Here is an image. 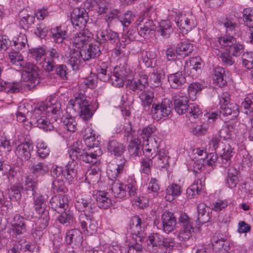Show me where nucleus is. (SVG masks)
I'll list each match as a JSON object with an SVG mask.
<instances>
[{"label": "nucleus", "mask_w": 253, "mask_h": 253, "mask_svg": "<svg viewBox=\"0 0 253 253\" xmlns=\"http://www.w3.org/2000/svg\"><path fill=\"white\" fill-rule=\"evenodd\" d=\"M223 24L226 28V35L218 38L219 45L221 47L231 53L233 56L237 57L240 55L244 51V46L237 42L234 37L237 28L236 24L228 20H226Z\"/></svg>", "instance_id": "nucleus-1"}, {"label": "nucleus", "mask_w": 253, "mask_h": 253, "mask_svg": "<svg viewBox=\"0 0 253 253\" xmlns=\"http://www.w3.org/2000/svg\"><path fill=\"white\" fill-rule=\"evenodd\" d=\"M68 154L73 161L81 160L86 163L93 165L97 163L98 158L102 155V152L98 146L88 148L85 151L74 144L68 150Z\"/></svg>", "instance_id": "nucleus-2"}, {"label": "nucleus", "mask_w": 253, "mask_h": 253, "mask_svg": "<svg viewBox=\"0 0 253 253\" xmlns=\"http://www.w3.org/2000/svg\"><path fill=\"white\" fill-rule=\"evenodd\" d=\"M68 106L79 113L81 117L85 121L90 119L93 114L86 97L81 92L78 93L74 99L70 100Z\"/></svg>", "instance_id": "nucleus-3"}, {"label": "nucleus", "mask_w": 253, "mask_h": 253, "mask_svg": "<svg viewBox=\"0 0 253 253\" xmlns=\"http://www.w3.org/2000/svg\"><path fill=\"white\" fill-rule=\"evenodd\" d=\"M110 184L112 193L116 198H123L127 194L130 196H133L137 190L136 182L131 178L127 181V184H124L119 180H115Z\"/></svg>", "instance_id": "nucleus-4"}, {"label": "nucleus", "mask_w": 253, "mask_h": 253, "mask_svg": "<svg viewBox=\"0 0 253 253\" xmlns=\"http://www.w3.org/2000/svg\"><path fill=\"white\" fill-rule=\"evenodd\" d=\"M45 107L43 103L36 105L31 118V122L45 131L51 130L54 129V126L45 116L47 114L44 112Z\"/></svg>", "instance_id": "nucleus-5"}, {"label": "nucleus", "mask_w": 253, "mask_h": 253, "mask_svg": "<svg viewBox=\"0 0 253 253\" xmlns=\"http://www.w3.org/2000/svg\"><path fill=\"white\" fill-rule=\"evenodd\" d=\"M133 74V70L126 63L120 64L116 66L113 71L112 79V84L117 87H122L128 78Z\"/></svg>", "instance_id": "nucleus-6"}, {"label": "nucleus", "mask_w": 253, "mask_h": 253, "mask_svg": "<svg viewBox=\"0 0 253 253\" xmlns=\"http://www.w3.org/2000/svg\"><path fill=\"white\" fill-rule=\"evenodd\" d=\"M172 102L167 98L163 99L161 103H153L151 108V113L153 119L157 121L168 117L171 112Z\"/></svg>", "instance_id": "nucleus-7"}, {"label": "nucleus", "mask_w": 253, "mask_h": 253, "mask_svg": "<svg viewBox=\"0 0 253 253\" xmlns=\"http://www.w3.org/2000/svg\"><path fill=\"white\" fill-rule=\"evenodd\" d=\"M136 22L138 33L141 37L147 39L154 34L156 27L153 20L142 16L139 17Z\"/></svg>", "instance_id": "nucleus-8"}, {"label": "nucleus", "mask_w": 253, "mask_h": 253, "mask_svg": "<svg viewBox=\"0 0 253 253\" xmlns=\"http://www.w3.org/2000/svg\"><path fill=\"white\" fill-rule=\"evenodd\" d=\"M88 14L83 7L75 8L71 14V21L77 30L84 29L88 20Z\"/></svg>", "instance_id": "nucleus-9"}, {"label": "nucleus", "mask_w": 253, "mask_h": 253, "mask_svg": "<svg viewBox=\"0 0 253 253\" xmlns=\"http://www.w3.org/2000/svg\"><path fill=\"white\" fill-rule=\"evenodd\" d=\"M127 86L128 88L136 93L145 90L149 86L148 77L145 75H140L138 78L128 80Z\"/></svg>", "instance_id": "nucleus-10"}, {"label": "nucleus", "mask_w": 253, "mask_h": 253, "mask_svg": "<svg viewBox=\"0 0 253 253\" xmlns=\"http://www.w3.org/2000/svg\"><path fill=\"white\" fill-rule=\"evenodd\" d=\"M49 207L58 212L66 211L69 208V201L66 196L58 194L53 196L49 201Z\"/></svg>", "instance_id": "nucleus-11"}, {"label": "nucleus", "mask_w": 253, "mask_h": 253, "mask_svg": "<svg viewBox=\"0 0 253 253\" xmlns=\"http://www.w3.org/2000/svg\"><path fill=\"white\" fill-rule=\"evenodd\" d=\"M23 69V75H26L27 81L30 82L33 86L40 84L38 77V68L35 64L30 62L26 63L22 66Z\"/></svg>", "instance_id": "nucleus-12"}, {"label": "nucleus", "mask_w": 253, "mask_h": 253, "mask_svg": "<svg viewBox=\"0 0 253 253\" xmlns=\"http://www.w3.org/2000/svg\"><path fill=\"white\" fill-rule=\"evenodd\" d=\"M79 220L82 229L86 231L87 234L92 235L96 231L97 222L92 216H87L85 213H81Z\"/></svg>", "instance_id": "nucleus-13"}, {"label": "nucleus", "mask_w": 253, "mask_h": 253, "mask_svg": "<svg viewBox=\"0 0 253 253\" xmlns=\"http://www.w3.org/2000/svg\"><path fill=\"white\" fill-rule=\"evenodd\" d=\"M76 208L79 211H84L86 213L92 214L97 211V207L95 202L91 198L79 199L75 204Z\"/></svg>", "instance_id": "nucleus-14"}, {"label": "nucleus", "mask_w": 253, "mask_h": 253, "mask_svg": "<svg viewBox=\"0 0 253 253\" xmlns=\"http://www.w3.org/2000/svg\"><path fill=\"white\" fill-rule=\"evenodd\" d=\"M212 249L219 253H224L230 249L229 243L220 233H215L212 238Z\"/></svg>", "instance_id": "nucleus-15"}, {"label": "nucleus", "mask_w": 253, "mask_h": 253, "mask_svg": "<svg viewBox=\"0 0 253 253\" xmlns=\"http://www.w3.org/2000/svg\"><path fill=\"white\" fill-rule=\"evenodd\" d=\"M45 106L44 107V112L45 114L51 113L53 115L60 116L62 112L61 104L55 97H50L47 98L45 102H42Z\"/></svg>", "instance_id": "nucleus-16"}, {"label": "nucleus", "mask_w": 253, "mask_h": 253, "mask_svg": "<svg viewBox=\"0 0 253 253\" xmlns=\"http://www.w3.org/2000/svg\"><path fill=\"white\" fill-rule=\"evenodd\" d=\"M97 39L100 42L118 43L120 41L117 33L111 30H100L97 34Z\"/></svg>", "instance_id": "nucleus-17"}, {"label": "nucleus", "mask_w": 253, "mask_h": 253, "mask_svg": "<svg viewBox=\"0 0 253 253\" xmlns=\"http://www.w3.org/2000/svg\"><path fill=\"white\" fill-rule=\"evenodd\" d=\"M161 220L165 232L169 233L174 229L176 224V219L173 213L165 212L162 215Z\"/></svg>", "instance_id": "nucleus-18"}, {"label": "nucleus", "mask_w": 253, "mask_h": 253, "mask_svg": "<svg viewBox=\"0 0 253 253\" xmlns=\"http://www.w3.org/2000/svg\"><path fill=\"white\" fill-rule=\"evenodd\" d=\"M65 241L67 244L79 247L83 242L82 233L77 229L69 230L66 233Z\"/></svg>", "instance_id": "nucleus-19"}, {"label": "nucleus", "mask_w": 253, "mask_h": 253, "mask_svg": "<svg viewBox=\"0 0 253 253\" xmlns=\"http://www.w3.org/2000/svg\"><path fill=\"white\" fill-rule=\"evenodd\" d=\"M33 147L32 142L28 141L19 145L16 148L15 153L19 157L27 161L31 158Z\"/></svg>", "instance_id": "nucleus-20"}, {"label": "nucleus", "mask_w": 253, "mask_h": 253, "mask_svg": "<svg viewBox=\"0 0 253 253\" xmlns=\"http://www.w3.org/2000/svg\"><path fill=\"white\" fill-rule=\"evenodd\" d=\"M99 45L100 43L96 42L89 44L86 49L81 50L82 59L85 61L98 57L101 53Z\"/></svg>", "instance_id": "nucleus-21"}, {"label": "nucleus", "mask_w": 253, "mask_h": 253, "mask_svg": "<svg viewBox=\"0 0 253 253\" xmlns=\"http://www.w3.org/2000/svg\"><path fill=\"white\" fill-rule=\"evenodd\" d=\"M11 229L16 235L24 234L26 232L25 219L19 214L15 215L13 218Z\"/></svg>", "instance_id": "nucleus-22"}, {"label": "nucleus", "mask_w": 253, "mask_h": 253, "mask_svg": "<svg viewBox=\"0 0 253 253\" xmlns=\"http://www.w3.org/2000/svg\"><path fill=\"white\" fill-rule=\"evenodd\" d=\"M90 34L84 30L77 33L73 37L72 42L77 48L83 47L90 39Z\"/></svg>", "instance_id": "nucleus-23"}, {"label": "nucleus", "mask_w": 253, "mask_h": 253, "mask_svg": "<svg viewBox=\"0 0 253 253\" xmlns=\"http://www.w3.org/2000/svg\"><path fill=\"white\" fill-rule=\"evenodd\" d=\"M198 221L200 223L204 224L208 222L210 219L211 211L204 203H200L197 206Z\"/></svg>", "instance_id": "nucleus-24"}, {"label": "nucleus", "mask_w": 253, "mask_h": 253, "mask_svg": "<svg viewBox=\"0 0 253 253\" xmlns=\"http://www.w3.org/2000/svg\"><path fill=\"white\" fill-rule=\"evenodd\" d=\"M168 81L171 87L178 88L186 83V78L182 72L178 71L169 75L168 76Z\"/></svg>", "instance_id": "nucleus-25"}, {"label": "nucleus", "mask_w": 253, "mask_h": 253, "mask_svg": "<svg viewBox=\"0 0 253 253\" xmlns=\"http://www.w3.org/2000/svg\"><path fill=\"white\" fill-rule=\"evenodd\" d=\"M147 244L149 250L155 252L158 248L162 246V244H165L164 239L159 234L153 233L148 236Z\"/></svg>", "instance_id": "nucleus-26"}, {"label": "nucleus", "mask_w": 253, "mask_h": 253, "mask_svg": "<svg viewBox=\"0 0 253 253\" xmlns=\"http://www.w3.org/2000/svg\"><path fill=\"white\" fill-rule=\"evenodd\" d=\"M81 52V50L75 49H71L70 51L67 63L72 67L73 70H77L79 68L83 55Z\"/></svg>", "instance_id": "nucleus-27"}, {"label": "nucleus", "mask_w": 253, "mask_h": 253, "mask_svg": "<svg viewBox=\"0 0 253 253\" xmlns=\"http://www.w3.org/2000/svg\"><path fill=\"white\" fill-rule=\"evenodd\" d=\"M239 171L234 167L228 169L227 175L225 178V184L228 187L233 189L236 187L239 182Z\"/></svg>", "instance_id": "nucleus-28"}, {"label": "nucleus", "mask_w": 253, "mask_h": 253, "mask_svg": "<svg viewBox=\"0 0 253 253\" xmlns=\"http://www.w3.org/2000/svg\"><path fill=\"white\" fill-rule=\"evenodd\" d=\"M176 24L180 29L185 30L186 31H190L195 26L194 18L192 15H181L178 17Z\"/></svg>", "instance_id": "nucleus-29"}, {"label": "nucleus", "mask_w": 253, "mask_h": 253, "mask_svg": "<svg viewBox=\"0 0 253 253\" xmlns=\"http://www.w3.org/2000/svg\"><path fill=\"white\" fill-rule=\"evenodd\" d=\"M189 99L185 96L174 99V109L179 115L186 114L189 108Z\"/></svg>", "instance_id": "nucleus-30"}, {"label": "nucleus", "mask_w": 253, "mask_h": 253, "mask_svg": "<svg viewBox=\"0 0 253 253\" xmlns=\"http://www.w3.org/2000/svg\"><path fill=\"white\" fill-rule=\"evenodd\" d=\"M239 114V106L234 104L230 103L228 105H222L219 110L220 117L231 116V118L237 117Z\"/></svg>", "instance_id": "nucleus-31"}, {"label": "nucleus", "mask_w": 253, "mask_h": 253, "mask_svg": "<svg viewBox=\"0 0 253 253\" xmlns=\"http://www.w3.org/2000/svg\"><path fill=\"white\" fill-rule=\"evenodd\" d=\"M51 175L55 179L53 181L55 186H62L64 183V179L65 176V172L63 168L58 166H53L51 170Z\"/></svg>", "instance_id": "nucleus-32"}, {"label": "nucleus", "mask_w": 253, "mask_h": 253, "mask_svg": "<svg viewBox=\"0 0 253 253\" xmlns=\"http://www.w3.org/2000/svg\"><path fill=\"white\" fill-rule=\"evenodd\" d=\"M96 201L100 208L106 209L110 207L112 200L109 193L104 191H100L96 195Z\"/></svg>", "instance_id": "nucleus-33"}, {"label": "nucleus", "mask_w": 253, "mask_h": 253, "mask_svg": "<svg viewBox=\"0 0 253 253\" xmlns=\"http://www.w3.org/2000/svg\"><path fill=\"white\" fill-rule=\"evenodd\" d=\"M49 166L45 162H38L31 168V172L37 177L43 176L48 173Z\"/></svg>", "instance_id": "nucleus-34"}, {"label": "nucleus", "mask_w": 253, "mask_h": 253, "mask_svg": "<svg viewBox=\"0 0 253 253\" xmlns=\"http://www.w3.org/2000/svg\"><path fill=\"white\" fill-rule=\"evenodd\" d=\"M225 78V71L223 68L217 67L214 69L212 79L214 84L219 87L224 86L227 83Z\"/></svg>", "instance_id": "nucleus-35"}, {"label": "nucleus", "mask_w": 253, "mask_h": 253, "mask_svg": "<svg viewBox=\"0 0 253 253\" xmlns=\"http://www.w3.org/2000/svg\"><path fill=\"white\" fill-rule=\"evenodd\" d=\"M93 130L91 128L87 126L85 128L83 131V137L85 144L88 148H95L97 146L96 144V139L95 135L92 133Z\"/></svg>", "instance_id": "nucleus-36"}, {"label": "nucleus", "mask_w": 253, "mask_h": 253, "mask_svg": "<svg viewBox=\"0 0 253 253\" xmlns=\"http://www.w3.org/2000/svg\"><path fill=\"white\" fill-rule=\"evenodd\" d=\"M139 97L141 101L142 105L144 107H150L154 99L153 88H149L142 91Z\"/></svg>", "instance_id": "nucleus-37"}, {"label": "nucleus", "mask_w": 253, "mask_h": 253, "mask_svg": "<svg viewBox=\"0 0 253 253\" xmlns=\"http://www.w3.org/2000/svg\"><path fill=\"white\" fill-rule=\"evenodd\" d=\"M51 33L53 41L58 43H62L67 37L66 30L61 26H57L51 29Z\"/></svg>", "instance_id": "nucleus-38"}, {"label": "nucleus", "mask_w": 253, "mask_h": 253, "mask_svg": "<svg viewBox=\"0 0 253 253\" xmlns=\"http://www.w3.org/2000/svg\"><path fill=\"white\" fill-rule=\"evenodd\" d=\"M202 110L198 105L195 103L189 104L186 115L191 122L196 121V119H199L202 116Z\"/></svg>", "instance_id": "nucleus-39"}, {"label": "nucleus", "mask_w": 253, "mask_h": 253, "mask_svg": "<svg viewBox=\"0 0 253 253\" xmlns=\"http://www.w3.org/2000/svg\"><path fill=\"white\" fill-rule=\"evenodd\" d=\"M156 130V127L152 125H150L143 127L141 129L138 130V134L141 137L144 141V143L148 142L152 138H156L155 135L152 136V134Z\"/></svg>", "instance_id": "nucleus-40"}, {"label": "nucleus", "mask_w": 253, "mask_h": 253, "mask_svg": "<svg viewBox=\"0 0 253 253\" xmlns=\"http://www.w3.org/2000/svg\"><path fill=\"white\" fill-rule=\"evenodd\" d=\"M61 122L65 129L72 132H74L77 129V123L74 117L67 114L61 118Z\"/></svg>", "instance_id": "nucleus-41"}, {"label": "nucleus", "mask_w": 253, "mask_h": 253, "mask_svg": "<svg viewBox=\"0 0 253 253\" xmlns=\"http://www.w3.org/2000/svg\"><path fill=\"white\" fill-rule=\"evenodd\" d=\"M124 164L125 162H123L120 164L118 165L117 167L111 166L108 167L107 173L108 178L110 180L111 183L117 180L118 175L123 172Z\"/></svg>", "instance_id": "nucleus-42"}, {"label": "nucleus", "mask_w": 253, "mask_h": 253, "mask_svg": "<svg viewBox=\"0 0 253 253\" xmlns=\"http://www.w3.org/2000/svg\"><path fill=\"white\" fill-rule=\"evenodd\" d=\"M78 171V166L75 162L68 164L66 166L65 176L64 179L69 183L74 181L76 179Z\"/></svg>", "instance_id": "nucleus-43"}, {"label": "nucleus", "mask_w": 253, "mask_h": 253, "mask_svg": "<svg viewBox=\"0 0 253 253\" xmlns=\"http://www.w3.org/2000/svg\"><path fill=\"white\" fill-rule=\"evenodd\" d=\"M141 140L138 137L131 139L128 146L129 155L132 157L138 156L141 154Z\"/></svg>", "instance_id": "nucleus-44"}, {"label": "nucleus", "mask_w": 253, "mask_h": 253, "mask_svg": "<svg viewBox=\"0 0 253 253\" xmlns=\"http://www.w3.org/2000/svg\"><path fill=\"white\" fill-rule=\"evenodd\" d=\"M181 191L180 187L176 184H172L168 186L166 189V199L167 201H171L179 196Z\"/></svg>", "instance_id": "nucleus-45"}, {"label": "nucleus", "mask_w": 253, "mask_h": 253, "mask_svg": "<svg viewBox=\"0 0 253 253\" xmlns=\"http://www.w3.org/2000/svg\"><path fill=\"white\" fill-rule=\"evenodd\" d=\"M107 149L116 156H121L125 150V146L116 140H112L109 141Z\"/></svg>", "instance_id": "nucleus-46"}, {"label": "nucleus", "mask_w": 253, "mask_h": 253, "mask_svg": "<svg viewBox=\"0 0 253 253\" xmlns=\"http://www.w3.org/2000/svg\"><path fill=\"white\" fill-rule=\"evenodd\" d=\"M158 32L165 38L169 37L172 32V28L170 22L168 20H162L159 24Z\"/></svg>", "instance_id": "nucleus-47"}, {"label": "nucleus", "mask_w": 253, "mask_h": 253, "mask_svg": "<svg viewBox=\"0 0 253 253\" xmlns=\"http://www.w3.org/2000/svg\"><path fill=\"white\" fill-rule=\"evenodd\" d=\"M193 45L188 41H183L177 44L176 51L179 55L187 56L193 51Z\"/></svg>", "instance_id": "nucleus-48"}, {"label": "nucleus", "mask_w": 253, "mask_h": 253, "mask_svg": "<svg viewBox=\"0 0 253 253\" xmlns=\"http://www.w3.org/2000/svg\"><path fill=\"white\" fill-rule=\"evenodd\" d=\"M38 181L31 176H27L25 178L24 181V189L25 191L28 192L30 191L32 194L36 192V189H37V184Z\"/></svg>", "instance_id": "nucleus-49"}, {"label": "nucleus", "mask_w": 253, "mask_h": 253, "mask_svg": "<svg viewBox=\"0 0 253 253\" xmlns=\"http://www.w3.org/2000/svg\"><path fill=\"white\" fill-rule=\"evenodd\" d=\"M193 232L194 228L192 225L181 226L178 235V237L181 241L188 240L192 237Z\"/></svg>", "instance_id": "nucleus-50"}, {"label": "nucleus", "mask_w": 253, "mask_h": 253, "mask_svg": "<svg viewBox=\"0 0 253 253\" xmlns=\"http://www.w3.org/2000/svg\"><path fill=\"white\" fill-rule=\"evenodd\" d=\"M1 91L6 93H16L20 91L21 85L19 83H6L2 82Z\"/></svg>", "instance_id": "nucleus-51"}, {"label": "nucleus", "mask_w": 253, "mask_h": 253, "mask_svg": "<svg viewBox=\"0 0 253 253\" xmlns=\"http://www.w3.org/2000/svg\"><path fill=\"white\" fill-rule=\"evenodd\" d=\"M203 88L204 86L200 83L194 82L190 84L188 87V92L189 97L192 100L195 99L197 93L201 91Z\"/></svg>", "instance_id": "nucleus-52"}, {"label": "nucleus", "mask_w": 253, "mask_h": 253, "mask_svg": "<svg viewBox=\"0 0 253 253\" xmlns=\"http://www.w3.org/2000/svg\"><path fill=\"white\" fill-rule=\"evenodd\" d=\"M202 185L201 180L197 179L194 181L191 186L186 191L187 194L190 198H191L195 195L199 194L202 190Z\"/></svg>", "instance_id": "nucleus-53"}, {"label": "nucleus", "mask_w": 253, "mask_h": 253, "mask_svg": "<svg viewBox=\"0 0 253 253\" xmlns=\"http://www.w3.org/2000/svg\"><path fill=\"white\" fill-rule=\"evenodd\" d=\"M24 11L21 12V20L19 24L22 28L26 29L28 28L30 25L34 23L35 21V17L29 14H24Z\"/></svg>", "instance_id": "nucleus-54"}, {"label": "nucleus", "mask_w": 253, "mask_h": 253, "mask_svg": "<svg viewBox=\"0 0 253 253\" xmlns=\"http://www.w3.org/2000/svg\"><path fill=\"white\" fill-rule=\"evenodd\" d=\"M23 189L24 187L22 183L19 182L14 183L9 190V193H13V196L10 199L15 201L20 200L21 197V191Z\"/></svg>", "instance_id": "nucleus-55"}, {"label": "nucleus", "mask_w": 253, "mask_h": 253, "mask_svg": "<svg viewBox=\"0 0 253 253\" xmlns=\"http://www.w3.org/2000/svg\"><path fill=\"white\" fill-rule=\"evenodd\" d=\"M99 173L94 169L87 170L85 174L84 181L88 184H94L98 181Z\"/></svg>", "instance_id": "nucleus-56"}, {"label": "nucleus", "mask_w": 253, "mask_h": 253, "mask_svg": "<svg viewBox=\"0 0 253 253\" xmlns=\"http://www.w3.org/2000/svg\"><path fill=\"white\" fill-rule=\"evenodd\" d=\"M9 59L10 62L13 64H15L20 67H22V66L23 65V57L22 54L19 52L15 51L10 52L9 54Z\"/></svg>", "instance_id": "nucleus-57"}, {"label": "nucleus", "mask_w": 253, "mask_h": 253, "mask_svg": "<svg viewBox=\"0 0 253 253\" xmlns=\"http://www.w3.org/2000/svg\"><path fill=\"white\" fill-rule=\"evenodd\" d=\"M133 18L134 15L130 11H127L119 16L120 22L122 23L124 28H126L128 27L133 21Z\"/></svg>", "instance_id": "nucleus-58"}, {"label": "nucleus", "mask_w": 253, "mask_h": 253, "mask_svg": "<svg viewBox=\"0 0 253 253\" xmlns=\"http://www.w3.org/2000/svg\"><path fill=\"white\" fill-rule=\"evenodd\" d=\"M112 75L107 68H101L98 70L97 78L104 82H110L112 84Z\"/></svg>", "instance_id": "nucleus-59"}, {"label": "nucleus", "mask_w": 253, "mask_h": 253, "mask_svg": "<svg viewBox=\"0 0 253 253\" xmlns=\"http://www.w3.org/2000/svg\"><path fill=\"white\" fill-rule=\"evenodd\" d=\"M145 145V148L143 152H151L155 153L159 147V141L156 138H152L148 142L144 143Z\"/></svg>", "instance_id": "nucleus-60"}, {"label": "nucleus", "mask_w": 253, "mask_h": 253, "mask_svg": "<svg viewBox=\"0 0 253 253\" xmlns=\"http://www.w3.org/2000/svg\"><path fill=\"white\" fill-rule=\"evenodd\" d=\"M74 220V216L69 210L63 211L61 214L58 217L59 222L63 224L70 223Z\"/></svg>", "instance_id": "nucleus-61"}, {"label": "nucleus", "mask_w": 253, "mask_h": 253, "mask_svg": "<svg viewBox=\"0 0 253 253\" xmlns=\"http://www.w3.org/2000/svg\"><path fill=\"white\" fill-rule=\"evenodd\" d=\"M37 148L38 155L40 158L44 159L49 155V149L44 142H39L37 145Z\"/></svg>", "instance_id": "nucleus-62"}, {"label": "nucleus", "mask_w": 253, "mask_h": 253, "mask_svg": "<svg viewBox=\"0 0 253 253\" xmlns=\"http://www.w3.org/2000/svg\"><path fill=\"white\" fill-rule=\"evenodd\" d=\"M244 65L249 70L253 69V53L247 52L242 56Z\"/></svg>", "instance_id": "nucleus-63"}, {"label": "nucleus", "mask_w": 253, "mask_h": 253, "mask_svg": "<svg viewBox=\"0 0 253 253\" xmlns=\"http://www.w3.org/2000/svg\"><path fill=\"white\" fill-rule=\"evenodd\" d=\"M252 17H253V8L249 7L244 9L243 10V18L244 22L248 27H253Z\"/></svg>", "instance_id": "nucleus-64"}]
</instances>
